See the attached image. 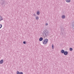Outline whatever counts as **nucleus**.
<instances>
[{"mask_svg": "<svg viewBox=\"0 0 74 74\" xmlns=\"http://www.w3.org/2000/svg\"><path fill=\"white\" fill-rule=\"evenodd\" d=\"M43 35L45 37H47L49 35V32L48 30H45L43 32Z\"/></svg>", "mask_w": 74, "mask_h": 74, "instance_id": "obj_1", "label": "nucleus"}, {"mask_svg": "<svg viewBox=\"0 0 74 74\" xmlns=\"http://www.w3.org/2000/svg\"><path fill=\"white\" fill-rule=\"evenodd\" d=\"M48 40L47 39H45L42 41V43L45 45L48 43Z\"/></svg>", "mask_w": 74, "mask_h": 74, "instance_id": "obj_2", "label": "nucleus"}, {"mask_svg": "<svg viewBox=\"0 0 74 74\" xmlns=\"http://www.w3.org/2000/svg\"><path fill=\"white\" fill-rule=\"evenodd\" d=\"M5 4H6V3L3 0H1V5H3L4 6H5Z\"/></svg>", "mask_w": 74, "mask_h": 74, "instance_id": "obj_3", "label": "nucleus"}, {"mask_svg": "<svg viewBox=\"0 0 74 74\" xmlns=\"http://www.w3.org/2000/svg\"><path fill=\"white\" fill-rule=\"evenodd\" d=\"M64 55H67V54H68V51H64Z\"/></svg>", "mask_w": 74, "mask_h": 74, "instance_id": "obj_4", "label": "nucleus"}, {"mask_svg": "<svg viewBox=\"0 0 74 74\" xmlns=\"http://www.w3.org/2000/svg\"><path fill=\"white\" fill-rule=\"evenodd\" d=\"M39 40L40 41H41L43 40V38L42 37H40L39 38Z\"/></svg>", "mask_w": 74, "mask_h": 74, "instance_id": "obj_5", "label": "nucleus"}, {"mask_svg": "<svg viewBox=\"0 0 74 74\" xmlns=\"http://www.w3.org/2000/svg\"><path fill=\"white\" fill-rule=\"evenodd\" d=\"M3 20V17L1 16V15H0V21H2Z\"/></svg>", "mask_w": 74, "mask_h": 74, "instance_id": "obj_6", "label": "nucleus"}, {"mask_svg": "<svg viewBox=\"0 0 74 74\" xmlns=\"http://www.w3.org/2000/svg\"><path fill=\"white\" fill-rule=\"evenodd\" d=\"M3 62H4V61H3V60H1L0 61V64H3Z\"/></svg>", "mask_w": 74, "mask_h": 74, "instance_id": "obj_7", "label": "nucleus"}, {"mask_svg": "<svg viewBox=\"0 0 74 74\" xmlns=\"http://www.w3.org/2000/svg\"><path fill=\"white\" fill-rule=\"evenodd\" d=\"M62 19H64L66 18V16L64 15H62Z\"/></svg>", "mask_w": 74, "mask_h": 74, "instance_id": "obj_8", "label": "nucleus"}, {"mask_svg": "<svg viewBox=\"0 0 74 74\" xmlns=\"http://www.w3.org/2000/svg\"><path fill=\"white\" fill-rule=\"evenodd\" d=\"M64 52L65 51L63 49L61 51V52L62 53H64Z\"/></svg>", "mask_w": 74, "mask_h": 74, "instance_id": "obj_9", "label": "nucleus"}, {"mask_svg": "<svg viewBox=\"0 0 74 74\" xmlns=\"http://www.w3.org/2000/svg\"><path fill=\"white\" fill-rule=\"evenodd\" d=\"M66 1L67 3H70L71 1V0H66Z\"/></svg>", "mask_w": 74, "mask_h": 74, "instance_id": "obj_10", "label": "nucleus"}, {"mask_svg": "<svg viewBox=\"0 0 74 74\" xmlns=\"http://www.w3.org/2000/svg\"><path fill=\"white\" fill-rule=\"evenodd\" d=\"M72 28L74 29V23H73L72 24Z\"/></svg>", "mask_w": 74, "mask_h": 74, "instance_id": "obj_11", "label": "nucleus"}, {"mask_svg": "<svg viewBox=\"0 0 74 74\" xmlns=\"http://www.w3.org/2000/svg\"><path fill=\"white\" fill-rule=\"evenodd\" d=\"M35 18L36 20H38V19H39V18L38 16L36 17Z\"/></svg>", "mask_w": 74, "mask_h": 74, "instance_id": "obj_12", "label": "nucleus"}, {"mask_svg": "<svg viewBox=\"0 0 74 74\" xmlns=\"http://www.w3.org/2000/svg\"><path fill=\"white\" fill-rule=\"evenodd\" d=\"M36 14H37V15H40V12H36Z\"/></svg>", "mask_w": 74, "mask_h": 74, "instance_id": "obj_13", "label": "nucleus"}, {"mask_svg": "<svg viewBox=\"0 0 74 74\" xmlns=\"http://www.w3.org/2000/svg\"><path fill=\"white\" fill-rule=\"evenodd\" d=\"M69 50L70 51H73V48H69Z\"/></svg>", "mask_w": 74, "mask_h": 74, "instance_id": "obj_14", "label": "nucleus"}, {"mask_svg": "<svg viewBox=\"0 0 74 74\" xmlns=\"http://www.w3.org/2000/svg\"><path fill=\"white\" fill-rule=\"evenodd\" d=\"M52 49H54V46H53V45H52Z\"/></svg>", "mask_w": 74, "mask_h": 74, "instance_id": "obj_15", "label": "nucleus"}, {"mask_svg": "<svg viewBox=\"0 0 74 74\" xmlns=\"http://www.w3.org/2000/svg\"><path fill=\"white\" fill-rule=\"evenodd\" d=\"M17 74H20V72H19V71H17Z\"/></svg>", "mask_w": 74, "mask_h": 74, "instance_id": "obj_16", "label": "nucleus"}, {"mask_svg": "<svg viewBox=\"0 0 74 74\" xmlns=\"http://www.w3.org/2000/svg\"><path fill=\"white\" fill-rule=\"evenodd\" d=\"M26 41H24L23 42V43L24 44H26Z\"/></svg>", "mask_w": 74, "mask_h": 74, "instance_id": "obj_17", "label": "nucleus"}, {"mask_svg": "<svg viewBox=\"0 0 74 74\" xmlns=\"http://www.w3.org/2000/svg\"><path fill=\"white\" fill-rule=\"evenodd\" d=\"M1 27H2V25L0 24V29H1Z\"/></svg>", "mask_w": 74, "mask_h": 74, "instance_id": "obj_18", "label": "nucleus"}, {"mask_svg": "<svg viewBox=\"0 0 74 74\" xmlns=\"http://www.w3.org/2000/svg\"><path fill=\"white\" fill-rule=\"evenodd\" d=\"M23 72H20V74H23Z\"/></svg>", "mask_w": 74, "mask_h": 74, "instance_id": "obj_19", "label": "nucleus"}, {"mask_svg": "<svg viewBox=\"0 0 74 74\" xmlns=\"http://www.w3.org/2000/svg\"><path fill=\"white\" fill-rule=\"evenodd\" d=\"M33 15L34 16H36V14H33Z\"/></svg>", "mask_w": 74, "mask_h": 74, "instance_id": "obj_20", "label": "nucleus"}, {"mask_svg": "<svg viewBox=\"0 0 74 74\" xmlns=\"http://www.w3.org/2000/svg\"><path fill=\"white\" fill-rule=\"evenodd\" d=\"M47 25H48V23H46V26H47Z\"/></svg>", "mask_w": 74, "mask_h": 74, "instance_id": "obj_21", "label": "nucleus"}]
</instances>
